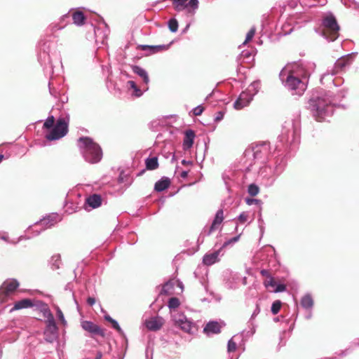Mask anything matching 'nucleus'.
<instances>
[{
  "label": "nucleus",
  "instance_id": "1",
  "mask_svg": "<svg viewBox=\"0 0 359 359\" xmlns=\"http://www.w3.org/2000/svg\"><path fill=\"white\" fill-rule=\"evenodd\" d=\"M311 62H293L286 65L279 74L283 85L292 95H302L307 88V81L315 69Z\"/></svg>",
  "mask_w": 359,
  "mask_h": 359
},
{
  "label": "nucleus",
  "instance_id": "2",
  "mask_svg": "<svg viewBox=\"0 0 359 359\" xmlns=\"http://www.w3.org/2000/svg\"><path fill=\"white\" fill-rule=\"evenodd\" d=\"M301 119L300 113L297 112L284 122L278 141L282 145H276L275 150L295 149L300 142Z\"/></svg>",
  "mask_w": 359,
  "mask_h": 359
},
{
  "label": "nucleus",
  "instance_id": "3",
  "mask_svg": "<svg viewBox=\"0 0 359 359\" xmlns=\"http://www.w3.org/2000/svg\"><path fill=\"white\" fill-rule=\"evenodd\" d=\"M274 154L271 152L269 142H262L248 148L244 152L246 171L253 170L254 166L266 163L269 160H274V158H272Z\"/></svg>",
  "mask_w": 359,
  "mask_h": 359
},
{
  "label": "nucleus",
  "instance_id": "4",
  "mask_svg": "<svg viewBox=\"0 0 359 359\" xmlns=\"http://www.w3.org/2000/svg\"><path fill=\"white\" fill-rule=\"evenodd\" d=\"M307 108L311 111L316 120L323 121L331 116L334 111L332 96L330 93L323 92L319 95L311 97Z\"/></svg>",
  "mask_w": 359,
  "mask_h": 359
},
{
  "label": "nucleus",
  "instance_id": "5",
  "mask_svg": "<svg viewBox=\"0 0 359 359\" xmlns=\"http://www.w3.org/2000/svg\"><path fill=\"white\" fill-rule=\"evenodd\" d=\"M77 146L84 160L91 164L100 162L102 158V151L100 145L89 137H81L77 140Z\"/></svg>",
  "mask_w": 359,
  "mask_h": 359
},
{
  "label": "nucleus",
  "instance_id": "6",
  "mask_svg": "<svg viewBox=\"0 0 359 359\" xmlns=\"http://www.w3.org/2000/svg\"><path fill=\"white\" fill-rule=\"evenodd\" d=\"M38 60L46 74L51 75L53 74V60H57L60 62L59 54L55 50L54 42L44 41L39 43Z\"/></svg>",
  "mask_w": 359,
  "mask_h": 359
},
{
  "label": "nucleus",
  "instance_id": "7",
  "mask_svg": "<svg viewBox=\"0 0 359 359\" xmlns=\"http://www.w3.org/2000/svg\"><path fill=\"white\" fill-rule=\"evenodd\" d=\"M282 162V158L274 156V160H269L266 163L254 166L253 170L258 169L259 176L266 180V186H271L284 169Z\"/></svg>",
  "mask_w": 359,
  "mask_h": 359
},
{
  "label": "nucleus",
  "instance_id": "8",
  "mask_svg": "<svg viewBox=\"0 0 359 359\" xmlns=\"http://www.w3.org/2000/svg\"><path fill=\"white\" fill-rule=\"evenodd\" d=\"M68 118H59L54 126L55 118L53 116H49L43 123L44 128L51 129L49 133L46 135V138L51 141L63 137L68 132Z\"/></svg>",
  "mask_w": 359,
  "mask_h": 359
},
{
  "label": "nucleus",
  "instance_id": "9",
  "mask_svg": "<svg viewBox=\"0 0 359 359\" xmlns=\"http://www.w3.org/2000/svg\"><path fill=\"white\" fill-rule=\"evenodd\" d=\"M60 220V216L56 212L48 215L39 222H36L34 225L27 228V233H28V236L25 237V239H31L37 236L43 231L52 227Z\"/></svg>",
  "mask_w": 359,
  "mask_h": 359
},
{
  "label": "nucleus",
  "instance_id": "10",
  "mask_svg": "<svg viewBox=\"0 0 359 359\" xmlns=\"http://www.w3.org/2000/svg\"><path fill=\"white\" fill-rule=\"evenodd\" d=\"M322 25L325 31L324 36L329 41H333L339 36V26L335 17L332 14L325 16L322 20Z\"/></svg>",
  "mask_w": 359,
  "mask_h": 359
},
{
  "label": "nucleus",
  "instance_id": "11",
  "mask_svg": "<svg viewBox=\"0 0 359 359\" xmlns=\"http://www.w3.org/2000/svg\"><path fill=\"white\" fill-rule=\"evenodd\" d=\"M174 8L180 12L185 10L188 14L194 15L198 8V0H170Z\"/></svg>",
  "mask_w": 359,
  "mask_h": 359
},
{
  "label": "nucleus",
  "instance_id": "12",
  "mask_svg": "<svg viewBox=\"0 0 359 359\" xmlns=\"http://www.w3.org/2000/svg\"><path fill=\"white\" fill-rule=\"evenodd\" d=\"M354 54V53H352L338 59L334 63L333 69H332L330 72L327 70V72L322 76L321 80L327 75H334L344 71L346 68L351 64V57Z\"/></svg>",
  "mask_w": 359,
  "mask_h": 359
},
{
  "label": "nucleus",
  "instance_id": "13",
  "mask_svg": "<svg viewBox=\"0 0 359 359\" xmlns=\"http://www.w3.org/2000/svg\"><path fill=\"white\" fill-rule=\"evenodd\" d=\"M19 287L16 279H7L0 287V302H4Z\"/></svg>",
  "mask_w": 359,
  "mask_h": 359
},
{
  "label": "nucleus",
  "instance_id": "14",
  "mask_svg": "<svg viewBox=\"0 0 359 359\" xmlns=\"http://www.w3.org/2000/svg\"><path fill=\"white\" fill-rule=\"evenodd\" d=\"M172 320L175 325L180 327L182 330L191 333L194 323L189 320L182 313L172 312Z\"/></svg>",
  "mask_w": 359,
  "mask_h": 359
},
{
  "label": "nucleus",
  "instance_id": "15",
  "mask_svg": "<svg viewBox=\"0 0 359 359\" xmlns=\"http://www.w3.org/2000/svg\"><path fill=\"white\" fill-rule=\"evenodd\" d=\"M44 339L49 343H53L58 338V327L55 320H46V327L43 332Z\"/></svg>",
  "mask_w": 359,
  "mask_h": 359
},
{
  "label": "nucleus",
  "instance_id": "16",
  "mask_svg": "<svg viewBox=\"0 0 359 359\" xmlns=\"http://www.w3.org/2000/svg\"><path fill=\"white\" fill-rule=\"evenodd\" d=\"M224 219V212L222 209H219L217 211L215 218L212 222L211 226L207 229L205 227L199 236L198 241L202 238L203 239L204 236H210L214 231L217 229L219 225L222 224Z\"/></svg>",
  "mask_w": 359,
  "mask_h": 359
},
{
  "label": "nucleus",
  "instance_id": "17",
  "mask_svg": "<svg viewBox=\"0 0 359 359\" xmlns=\"http://www.w3.org/2000/svg\"><path fill=\"white\" fill-rule=\"evenodd\" d=\"M81 327L86 332H89L92 337L97 335L100 337L104 336V330L90 320H83L81 322Z\"/></svg>",
  "mask_w": 359,
  "mask_h": 359
},
{
  "label": "nucleus",
  "instance_id": "18",
  "mask_svg": "<svg viewBox=\"0 0 359 359\" xmlns=\"http://www.w3.org/2000/svg\"><path fill=\"white\" fill-rule=\"evenodd\" d=\"M253 97V95L249 91H243L234 102V108L238 110L243 109L250 103Z\"/></svg>",
  "mask_w": 359,
  "mask_h": 359
},
{
  "label": "nucleus",
  "instance_id": "19",
  "mask_svg": "<svg viewBox=\"0 0 359 359\" xmlns=\"http://www.w3.org/2000/svg\"><path fill=\"white\" fill-rule=\"evenodd\" d=\"M222 250L223 249H221L220 247L218 250L212 252L205 254L203 258V264L207 266H210L219 262V257L224 255Z\"/></svg>",
  "mask_w": 359,
  "mask_h": 359
},
{
  "label": "nucleus",
  "instance_id": "20",
  "mask_svg": "<svg viewBox=\"0 0 359 359\" xmlns=\"http://www.w3.org/2000/svg\"><path fill=\"white\" fill-rule=\"evenodd\" d=\"M163 324V319L161 317L156 316L147 320L144 323L146 327L151 331L160 330Z\"/></svg>",
  "mask_w": 359,
  "mask_h": 359
},
{
  "label": "nucleus",
  "instance_id": "21",
  "mask_svg": "<svg viewBox=\"0 0 359 359\" xmlns=\"http://www.w3.org/2000/svg\"><path fill=\"white\" fill-rule=\"evenodd\" d=\"M260 313V308L258 304H256V307L251 315V317L248 322V326L249 327V330L246 331L244 330L243 332L246 333L247 336H252L255 334L256 330V325L255 323V319L258 316V314Z\"/></svg>",
  "mask_w": 359,
  "mask_h": 359
},
{
  "label": "nucleus",
  "instance_id": "22",
  "mask_svg": "<svg viewBox=\"0 0 359 359\" xmlns=\"http://www.w3.org/2000/svg\"><path fill=\"white\" fill-rule=\"evenodd\" d=\"M127 88L128 90H133L131 95L133 96L140 97L143 95V93L148 90L149 88L147 86H142V89L139 88L134 81H128L127 82Z\"/></svg>",
  "mask_w": 359,
  "mask_h": 359
},
{
  "label": "nucleus",
  "instance_id": "23",
  "mask_svg": "<svg viewBox=\"0 0 359 359\" xmlns=\"http://www.w3.org/2000/svg\"><path fill=\"white\" fill-rule=\"evenodd\" d=\"M109 32V31L107 27L104 29L100 27H95L94 29V33L96 43L104 44L107 39Z\"/></svg>",
  "mask_w": 359,
  "mask_h": 359
},
{
  "label": "nucleus",
  "instance_id": "24",
  "mask_svg": "<svg viewBox=\"0 0 359 359\" xmlns=\"http://www.w3.org/2000/svg\"><path fill=\"white\" fill-rule=\"evenodd\" d=\"M36 303L34 304V306L39 308V311L43 314V316L46 319V320H55L53 313L46 304L41 301H36Z\"/></svg>",
  "mask_w": 359,
  "mask_h": 359
},
{
  "label": "nucleus",
  "instance_id": "25",
  "mask_svg": "<svg viewBox=\"0 0 359 359\" xmlns=\"http://www.w3.org/2000/svg\"><path fill=\"white\" fill-rule=\"evenodd\" d=\"M36 303L34 304V306L39 308V311L43 314V316L46 319V320H55L53 313L46 304L41 301H36Z\"/></svg>",
  "mask_w": 359,
  "mask_h": 359
},
{
  "label": "nucleus",
  "instance_id": "26",
  "mask_svg": "<svg viewBox=\"0 0 359 359\" xmlns=\"http://www.w3.org/2000/svg\"><path fill=\"white\" fill-rule=\"evenodd\" d=\"M221 325L217 321H210L203 328V332L208 336L221 332Z\"/></svg>",
  "mask_w": 359,
  "mask_h": 359
},
{
  "label": "nucleus",
  "instance_id": "27",
  "mask_svg": "<svg viewBox=\"0 0 359 359\" xmlns=\"http://www.w3.org/2000/svg\"><path fill=\"white\" fill-rule=\"evenodd\" d=\"M195 136V133L193 130L189 129L185 131L182 144L184 150H188L192 147Z\"/></svg>",
  "mask_w": 359,
  "mask_h": 359
},
{
  "label": "nucleus",
  "instance_id": "28",
  "mask_svg": "<svg viewBox=\"0 0 359 359\" xmlns=\"http://www.w3.org/2000/svg\"><path fill=\"white\" fill-rule=\"evenodd\" d=\"M102 197L100 194H93L86 199V205H88L93 209L100 207L102 204Z\"/></svg>",
  "mask_w": 359,
  "mask_h": 359
},
{
  "label": "nucleus",
  "instance_id": "29",
  "mask_svg": "<svg viewBox=\"0 0 359 359\" xmlns=\"http://www.w3.org/2000/svg\"><path fill=\"white\" fill-rule=\"evenodd\" d=\"M34 306L33 302L29 299H23L16 302L13 307L11 309V312L16 310L31 308Z\"/></svg>",
  "mask_w": 359,
  "mask_h": 359
},
{
  "label": "nucleus",
  "instance_id": "30",
  "mask_svg": "<svg viewBox=\"0 0 359 359\" xmlns=\"http://www.w3.org/2000/svg\"><path fill=\"white\" fill-rule=\"evenodd\" d=\"M170 184V180L167 177H162L159 180H158L154 185L155 191L158 192H161L165 189H167Z\"/></svg>",
  "mask_w": 359,
  "mask_h": 359
},
{
  "label": "nucleus",
  "instance_id": "31",
  "mask_svg": "<svg viewBox=\"0 0 359 359\" xmlns=\"http://www.w3.org/2000/svg\"><path fill=\"white\" fill-rule=\"evenodd\" d=\"M133 72L143 79L145 86L149 83V78L147 72L142 67L134 65L132 67Z\"/></svg>",
  "mask_w": 359,
  "mask_h": 359
},
{
  "label": "nucleus",
  "instance_id": "32",
  "mask_svg": "<svg viewBox=\"0 0 359 359\" xmlns=\"http://www.w3.org/2000/svg\"><path fill=\"white\" fill-rule=\"evenodd\" d=\"M301 306L306 310H311L313 306V300L311 294L303 296L300 302Z\"/></svg>",
  "mask_w": 359,
  "mask_h": 359
},
{
  "label": "nucleus",
  "instance_id": "33",
  "mask_svg": "<svg viewBox=\"0 0 359 359\" xmlns=\"http://www.w3.org/2000/svg\"><path fill=\"white\" fill-rule=\"evenodd\" d=\"M27 236H28V233H27V231H26L25 235L20 236L18 238H17L15 240V239H10L8 233H4L0 236V239H1L2 241H5L6 243H7L8 244L15 245V244L18 243L20 241L26 240L25 237Z\"/></svg>",
  "mask_w": 359,
  "mask_h": 359
},
{
  "label": "nucleus",
  "instance_id": "34",
  "mask_svg": "<svg viewBox=\"0 0 359 359\" xmlns=\"http://www.w3.org/2000/svg\"><path fill=\"white\" fill-rule=\"evenodd\" d=\"M72 20L74 24H75L77 26H81L84 24L86 18L82 11H75L72 14Z\"/></svg>",
  "mask_w": 359,
  "mask_h": 359
},
{
  "label": "nucleus",
  "instance_id": "35",
  "mask_svg": "<svg viewBox=\"0 0 359 359\" xmlns=\"http://www.w3.org/2000/svg\"><path fill=\"white\" fill-rule=\"evenodd\" d=\"M146 168L147 170H153L158 167V158L156 156H154L151 158H147L145 160Z\"/></svg>",
  "mask_w": 359,
  "mask_h": 359
},
{
  "label": "nucleus",
  "instance_id": "36",
  "mask_svg": "<svg viewBox=\"0 0 359 359\" xmlns=\"http://www.w3.org/2000/svg\"><path fill=\"white\" fill-rule=\"evenodd\" d=\"M49 263L53 270L58 269L62 264L60 255L56 254L53 255Z\"/></svg>",
  "mask_w": 359,
  "mask_h": 359
},
{
  "label": "nucleus",
  "instance_id": "37",
  "mask_svg": "<svg viewBox=\"0 0 359 359\" xmlns=\"http://www.w3.org/2000/svg\"><path fill=\"white\" fill-rule=\"evenodd\" d=\"M180 300L177 297H172L168 301V307L170 309V313H177L175 309L180 306Z\"/></svg>",
  "mask_w": 359,
  "mask_h": 359
},
{
  "label": "nucleus",
  "instance_id": "38",
  "mask_svg": "<svg viewBox=\"0 0 359 359\" xmlns=\"http://www.w3.org/2000/svg\"><path fill=\"white\" fill-rule=\"evenodd\" d=\"M260 88V82L259 81H253L246 89V90L251 93L255 96Z\"/></svg>",
  "mask_w": 359,
  "mask_h": 359
},
{
  "label": "nucleus",
  "instance_id": "39",
  "mask_svg": "<svg viewBox=\"0 0 359 359\" xmlns=\"http://www.w3.org/2000/svg\"><path fill=\"white\" fill-rule=\"evenodd\" d=\"M144 48H150V54L158 53L162 50H165L168 48V46L159 45V46H143Z\"/></svg>",
  "mask_w": 359,
  "mask_h": 359
},
{
  "label": "nucleus",
  "instance_id": "40",
  "mask_svg": "<svg viewBox=\"0 0 359 359\" xmlns=\"http://www.w3.org/2000/svg\"><path fill=\"white\" fill-rule=\"evenodd\" d=\"M248 192L251 196H255L259 194V188L256 184L252 183L248 187Z\"/></svg>",
  "mask_w": 359,
  "mask_h": 359
},
{
  "label": "nucleus",
  "instance_id": "41",
  "mask_svg": "<svg viewBox=\"0 0 359 359\" xmlns=\"http://www.w3.org/2000/svg\"><path fill=\"white\" fill-rule=\"evenodd\" d=\"M168 27L170 32H176L178 29V22L176 19L172 18L168 21Z\"/></svg>",
  "mask_w": 359,
  "mask_h": 359
},
{
  "label": "nucleus",
  "instance_id": "42",
  "mask_svg": "<svg viewBox=\"0 0 359 359\" xmlns=\"http://www.w3.org/2000/svg\"><path fill=\"white\" fill-rule=\"evenodd\" d=\"M281 304V302L279 300L273 302L271 308V313L274 315L277 314L280 311Z\"/></svg>",
  "mask_w": 359,
  "mask_h": 359
},
{
  "label": "nucleus",
  "instance_id": "43",
  "mask_svg": "<svg viewBox=\"0 0 359 359\" xmlns=\"http://www.w3.org/2000/svg\"><path fill=\"white\" fill-rule=\"evenodd\" d=\"M239 238H240V236H234V237L227 240L222 244V245L221 246V249H224V248H226L230 245H233L235 243H236L239 240Z\"/></svg>",
  "mask_w": 359,
  "mask_h": 359
},
{
  "label": "nucleus",
  "instance_id": "44",
  "mask_svg": "<svg viewBox=\"0 0 359 359\" xmlns=\"http://www.w3.org/2000/svg\"><path fill=\"white\" fill-rule=\"evenodd\" d=\"M255 27H252L249 32L247 33L246 34V37H245V41L243 43V45H245L246 44L248 41H251L252 39L255 36Z\"/></svg>",
  "mask_w": 359,
  "mask_h": 359
},
{
  "label": "nucleus",
  "instance_id": "45",
  "mask_svg": "<svg viewBox=\"0 0 359 359\" xmlns=\"http://www.w3.org/2000/svg\"><path fill=\"white\" fill-rule=\"evenodd\" d=\"M245 203L248 205H257L260 206V207H261V205L262 204V202L261 200L256 199V198H245Z\"/></svg>",
  "mask_w": 359,
  "mask_h": 359
},
{
  "label": "nucleus",
  "instance_id": "46",
  "mask_svg": "<svg viewBox=\"0 0 359 359\" xmlns=\"http://www.w3.org/2000/svg\"><path fill=\"white\" fill-rule=\"evenodd\" d=\"M264 285L266 288L271 287L274 289L276 285V282L273 280V277L269 276V278L264 282Z\"/></svg>",
  "mask_w": 359,
  "mask_h": 359
},
{
  "label": "nucleus",
  "instance_id": "47",
  "mask_svg": "<svg viewBox=\"0 0 359 359\" xmlns=\"http://www.w3.org/2000/svg\"><path fill=\"white\" fill-rule=\"evenodd\" d=\"M234 337H235L230 339L228 341V344H227L228 352H233L236 349V343L233 341Z\"/></svg>",
  "mask_w": 359,
  "mask_h": 359
},
{
  "label": "nucleus",
  "instance_id": "48",
  "mask_svg": "<svg viewBox=\"0 0 359 359\" xmlns=\"http://www.w3.org/2000/svg\"><path fill=\"white\" fill-rule=\"evenodd\" d=\"M48 89H49V93H50V95L55 98H57V96L59 95V92L57 91V90L56 88H55L54 87L52 86V83L50 81L48 82Z\"/></svg>",
  "mask_w": 359,
  "mask_h": 359
},
{
  "label": "nucleus",
  "instance_id": "49",
  "mask_svg": "<svg viewBox=\"0 0 359 359\" xmlns=\"http://www.w3.org/2000/svg\"><path fill=\"white\" fill-rule=\"evenodd\" d=\"M286 290V286L284 285V284H281V283H276V285L275 286L274 289H273V292H284Z\"/></svg>",
  "mask_w": 359,
  "mask_h": 359
},
{
  "label": "nucleus",
  "instance_id": "50",
  "mask_svg": "<svg viewBox=\"0 0 359 359\" xmlns=\"http://www.w3.org/2000/svg\"><path fill=\"white\" fill-rule=\"evenodd\" d=\"M57 316L59 319V320L64 325H65L67 324V321L65 318V316L63 315V313L62 312V311L57 308Z\"/></svg>",
  "mask_w": 359,
  "mask_h": 359
},
{
  "label": "nucleus",
  "instance_id": "51",
  "mask_svg": "<svg viewBox=\"0 0 359 359\" xmlns=\"http://www.w3.org/2000/svg\"><path fill=\"white\" fill-rule=\"evenodd\" d=\"M248 218V213L247 212H242L238 217V219L241 223H245Z\"/></svg>",
  "mask_w": 359,
  "mask_h": 359
},
{
  "label": "nucleus",
  "instance_id": "52",
  "mask_svg": "<svg viewBox=\"0 0 359 359\" xmlns=\"http://www.w3.org/2000/svg\"><path fill=\"white\" fill-rule=\"evenodd\" d=\"M204 108L201 105H198L193 109V114L195 116H200L203 113Z\"/></svg>",
  "mask_w": 359,
  "mask_h": 359
},
{
  "label": "nucleus",
  "instance_id": "53",
  "mask_svg": "<svg viewBox=\"0 0 359 359\" xmlns=\"http://www.w3.org/2000/svg\"><path fill=\"white\" fill-rule=\"evenodd\" d=\"M111 324L112 327L114 329H115L118 332H119V333H122L123 332V330L121 328V327L119 326L118 323L116 320L114 319L111 321Z\"/></svg>",
  "mask_w": 359,
  "mask_h": 359
},
{
  "label": "nucleus",
  "instance_id": "54",
  "mask_svg": "<svg viewBox=\"0 0 359 359\" xmlns=\"http://www.w3.org/2000/svg\"><path fill=\"white\" fill-rule=\"evenodd\" d=\"M224 113L222 111H217L215 116V121L218 122L223 119Z\"/></svg>",
  "mask_w": 359,
  "mask_h": 359
},
{
  "label": "nucleus",
  "instance_id": "55",
  "mask_svg": "<svg viewBox=\"0 0 359 359\" xmlns=\"http://www.w3.org/2000/svg\"><path fill=\"white\" fill-rule=\"evenodd\" d=\"M172 283L170 282H167L165 283L162 287V292L168 293V290L171 288Z\"/></svg>",
  "mask_w": 359,
  "mask_h": 359
},
{
  "label": "nucleus",
  "instance_id": "56",
  "mask_svg": "<svg viewBox=\"0 0 359 359\" xmlns=\"http://www.w3.org/2000/svg\"><path fill=\"white\" fill-rule=\"evenodd\" d=\"M87 303L89 306H93L95 304V299L94 297H89L88 299H87Z\"/></svg>",
  "mask_w": 359,
  "mask_h": 359
},
{
  "label": "nucleus",
  "instance_id": "57",
  "mask_svg": "<svg viewBox=\"0 0 359 359\" xmlns=\"http://www.w3.org/2000/svg\"><path fill=\"white\" fill-rule=\"evenodd\" d=\"M125 177H126V175H125L124 173L123 172H121L118 178V182L123 183L124 182Z\"/></svg>",
  "mask_w": 359,
  "mask_h": 359
},
{
  "label": "nucleus",
  "instance_id": "58",
  "mask_svg": "<svg viewBox=\"0 0 359 359\" xmlns=\"http://www.w3.org/2000/svg\"><path fill=\"white\" fill-rule=\"evenodd\" d=\"M261 274H262V276H266L268 278H269V276H271L269 275V271H268L267 270H266V269H263V270H262V271H261Z\"/></svg>",
  "mask_w": 359,
  "mask_h": 359
},
{
  "label": "nucleus",
  "instance_id": "59",
  "mask_svg": "<svg viewBox=\"0 0 359 359\" xmlns=\"http://www.w3.org/2000/svg\"><path fill=\"white\" fill-rule=\"evenodd\" d=\"M188 175V171L187 170H183L181 174H180V176L182 178H186Z\"/></svg>",
  "mask_w": 359,
  "mask_h": 359
},
{
  "label": "nucleus",
  "instance_id": "60",
  "mask_svg": "<svg viewBox=\"0 0 359 359\" xmlns=\"http://www.w3.org/2000/svg\"><path fill=\"white\" fill-rule=\"evenodd\" d=\"M70 18L69 15V14H66V15H64L62 18H61V21L62 22H65L66 21V20H69Z\"/></svg>",
  "mask_w": 359,
  "mask_h": 359
},
{
  "label": "nucleus",
  "instance_id": "61",
  "mask_svg": "<svg viewBox=\"0 0 359 359\" xmlns=\"http://www.w3.org/2000/svg\"><path fill=\"white\" fill-rule=\"evenodd\" d=\"M144 45H140L139 47L141 50L146 51L148 54H150V48H144L143 47Z\"/></svg>",
  "mask_w": 359,
  "mask_h": 359
},
{
  "label": "nucleus",
  "instance_id": "62",
  "mask_svg": "<svg viewBox=\"0 0 359 359\" xmlns=\"http://www.w3.org/2000/svg\"><path fill=\"white\" fill-rule=\"evenodd\" d=\"M104 319L109 323H111V321L114 320V318L108 315L104 316Z\"/></svg>",
  "mask_w": 359,
  "mask_h": 359
},
{
  "label": "nucleus",
  "instance_id": "63",
  "mask_svg": "<svg viewBox=\"0 0 359 359\" xmlns=\"http://www.w3.org/2000/svg\"><path fill=\"white\" fill-rule=\"evenodd\" d=\"M308 311H309V313H308V314L306 315V318L310 319L312 316V313H311V310H308Z\"/></svg>",
  "mask_w": 359,
  "mask_h": 359
},
{
  "label": "nucleus",
  "instance_id": "64",
  "mask_svg": "<svg viewBox=\"0 0 359 359\" xmlns=\"http://www.w3.org/2000/svg\"><path fill=\"white\" fill-rule=\"evenodd\" d=\"M102 353L100 352L97 353V355L95 359H101L102 358Z\"/></svg>",
  "mask_w": 359,
  "mask_h": 359
}]
</instances>
